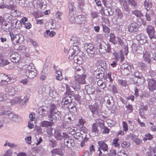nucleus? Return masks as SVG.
<instances>
[{
  "mask_svg": "<svg viewBox=\"0 0 156 156\" xmlns=\"http://www.w3.org/2000/svg\"><path fill=\"white\" fill-rule=\"evenodd\" d=\"M21 74L23 77H27V78H34L36 75V71L34 69L32 63L25 65L23 67Z\"/></svg>",
  "mask_w": 156,
  "mask_h": 156,
  "instance_id": "f257e3e1",
  "label": "nucleus"
},
{
  "mask_svg": "<svg viewBox=\"0 0 156 156\" xmlns=\"http://www.w3.org/2000/svg\"><path fill=\"white\" fill-rule=\"evenodd\" d=\"M73 39H71L70 43L71 44H74L72 46L69 51H68V54L69 55V59H73L75 56L79 52V48L78 47L77 44L74 45L75 44V42L73 43L72 41Z\"/></svg>",
  "mask_w": 156,
  "mask_h": 156,
  "instance_id": "f03ea898",
  "label": "nucleus"
},
{
  "mask_svg": "<svg viewBox=\"0 0 156 156\" xmlns=\"http://www.w3.org/2000/svg\"><path fill=\"white\" fill-rule=\"evenodd\" d=\"M98 45L99 52L101 54H105L106 52L110 53L111 52V46L108 44L102 42L98 43Z\"/></svg>",
  "mask_w": 156,
  "mask_h": 156,
  "instance_id": "7ed1b4c3",
  "label": "nucleus"
},
{
  "mask_svg": "<svg viewBox=\"0 0 156 156\" xmlns=\"http://www.w3.org/2000/svg\"><path fill=\"white\" fill-rule=\"evenodd\" d=\"M84 70L82 67L80 66H76L75 69V73L76 76L75 75V78H85L86 75L83 74Z\"/></svg>",
  "mask_w": 156,
  "mask_h": 156,
  "instance_id": "20e7f679",
  "label": "nucleus"
},
{
  "mask_svg": "<svg viewBox=\"0 0 156 156\" xmlns=\"http://www.w3.org/2000/svg\"><path fill=\"white\" fill-rule=\"evenodd\" d=\"M132 66L127 63L122 64L120 66L122 73L124 75H127L131 71Z\"/></svg>",
  "mask_w": 156,
  "mask_h": 156,
  "instance_id": "39448f33",
  "label": "nucleus"
},
{
  "mask_svg": "<svg viewBox=\"0 0 156 156\" xmlns=\"http://www.w3.org/2000/svg\"><path fill=\"white\" fill-rule=\"evenodd\" d=\"M56 107L55 105L52 104L51 105V108L50 109V115L48 116V118L50 119L53 118L54 119H59L60 118V116L58 114L56 113Z\"/></svg>",
  "mask_w": 156,
  "mask_h": 156,
  "instance_id": "423d86ee",
  "label": "nucleus"
},
{
  "mask_svg": "<svg viewBox=\"0 0 156 156\" xmlns=\"http://www.w3.org/2000/svg\"><path fill=\"white\" fill-rule=\"evenodd\" d=\"M86 51L89 57H91L94 56L96 53V49L91 43L87 44Z\"/></svg>",
  "mask_w": 156,
  "mask_h": 156,
  "instance_id": "0eeeda50",
  "label": "nucleus"
},
{
  "mask_svg": "<svg viewBox=\"0 0 156 156\" xmlns=\"http://www.w3.org/2000/svg\"><path fill=\"white\" fill-rule=\"evenodd\" d=\"M148 87L149 90L153 92L156 90V81L154 79H148Z\"/></svg>",
  "mask_w": 156,
  "mask_h": 156,
  "instance_id": "6e6552de",
  "label": "nucleus"
},
{
  "mask_svg": "<svg viewBox=\"0 0 156 156\" xmlns=\"http://www.w3.org/2000/svg\"><path fill=\"white\" fill-rule=\"evenodd\" d=\"M88 107L93 114L98 115L101 113V110L99 109L98 106L96 103L93 105H89Z\"/></svg>",
  "mask_w": 156,
  "mask_h": 156,
  "instance_id": "1a4fd4ad",
  "label": "nucleus"
},
{
  "mask_svg": "<svg viewBox=\"0 0 156 156\" xmlns=\"http://www.w3.org/2000/svg\"><path fill=\"white\" fill-rule=\"evenodd\" d=\"M10 58L12 62L17 63L20 60V55L18 52H13L10 55Z\"/></svg>",
  "mask_w": 156,
  "mask_h": 156,
  "instance_id": "9d476101",
  "label": "nucleus"
},
{
  "mask_svg": "<svg viewBox=\"0 0 156 156\" xmlns=\"http://www.w3.org/2000/svg\"><path fill=\"white\" fill-rule=\"evenodd\" d=\"M146 30L151 39L154 38L155 31L153 27L151 25L148 26L146 28Z\"/></svg>",
  "mask_w": 156,
  "mask_h": 156,
  "instance_id": "9b49d317",
  "label": "nucleus"
},
{
  "mask_svg": "<svg viewBox=\"0 0 156 156\" xmlns=\"http://www.w3.org/2000/svg\"><path fill=\"white\" fill-rule=\"evenodd\" d=\"M113 55L114 56V59L116 61L120 60V62H122L124 60L125 58L121 52H120V53H118L116 52H114L113 53Z\"/></svg>",
  "mask_w": 156,
  "mask_h": 156,
  "instance_id": "f8f14e48",
  "label": "nucleus"
},
{
  "mask_svg": "<svg viewBox=\"0 0 156 156\" xmlns=\"http://www.w3.org/2000/svg\"><path fill=\"white\" fill-rule=\"evenodd\" d=\"M138 41L142 44H143L147 42V37L142 34H138L136 37Z\"/></svg>",
  "mask_w": 156,
  "mask_h": 156,
  "instance_id": "ddd939ff",
  "label": "nucleus"
},
{
  "mask_svg": "<svg viewBox=\"0 0 156 156\" xmlns=\"http://www.w3.org/2000/svg\"><path fill=\"white\" fill-rule=\"evenodd\" d=\"M65 134L67 133H62V134L60 130H55L54 133L55 138L57 140H60L64 138V136Z\"/></svg>",
  "mask_w": 156,
  "mask_h": 156,
  "instance_id": "4468645a",
  "label": "nucleus"
},
{
  "mask_svg": "<svg viewBox=\"0 0 156 156\" xmlns=\"http://www.w3.org/2000/svg\"><path fill=\"white\" fill-rule=\"evenodd\" d=\"M99 129L98 127L97 123H93L91 130V133H94L95 136H98L99 134Z\"/></svg>",
  "mask_w": 156,
  "mask_h": 156,
  "instance_id": "2eb2a0df",
  "label": "nucleus"
},
{
  "mask_svg": "<svg viewBox=\"0 0 156 156\" xmlns=\"http://www.w3.org/2000/svg\"><path fill=\"white\" fill-rule=\"evenodd\" d=\"M85 90L86 94H92L94 93L95 89L93 86L90 87L88 85H86L85 88Z\"/></svg>",
  "mask_w": 156,
  "mask_h": 156,
  "instance_id": "dca6fc26",
  "label": "nucleus"
},
{
  "mask_svg": "<svg viewBox=\"0 0 156 156\" xmlns=\"http://www.w3.org/2000/svg\"><path fill=\"white\" fill-rule=\"evenodd\" d=\"M5 91L7 94L9 95H14L16 93V91L15 88L11 86H8L5 89Z\"/></svg>",
  "mask_w": 156,
  "mask_h": 156,
  "instance_id": "f3484780",
  "label": "nucleus"
},
{
  "mask_svg": "<svg viewBox=\"0 0 156 156\" xmlns=\"http://www.w3.org/2000/svg\"><path fill=\"white\" fill-rule=\"evenodd\" d=\"M11 26L5 22L2 23L1 24V29L4 31L8 32L11 30Z\"/></svg>",
  "mask_w": 156,
  "mask_h": 156,
  "instance_id": "a211bd4d",
  "label": "nucleus"
},
{
  "mask_svg": "<svg viewBox=\"0 0 156 156\" xmlns=\"http://www.w3.org/2000/svg\"><path fill=\"white\" fill-rule=\"evenodd\" d=\"M49 119H50L49 118ZM51 121V122L44 121L41 123L40 126L42 127H47L49 126H53L54 123L52 121L53 119H50Z\"/></svg>",
  "mask_w": 156,
  "mask_h": 156,
  "instance_id": "6ab92c4d",
  "label": "nucleus"
},
{
  "mask_svg": "<svg viewBox=\"0 0 156 156\" xmlns=\"http://www.w3.org/2000/svg\"><path fill=\"white\" fill-rule=\"evenodd\" d=\"M120 3L121 5H122L124 10L127 12H129L130 8L129 6V3L126 1L122 0H119Z\"/></svg>",
  "mask_w": 156,
  "mask_h": 156,
  "instance_id": "aec40b11",
  "label": "nucleus"
},
{
  "mask_svg": "<svg viewBox=\"0 0 156 156\" xmlns=\"http://www.w3.org/2000/svg\"><path fill=\"white\" fill-rule=\"evenodd\" d=\"M11 25L13 27L19 29L21 27L22 23L20 21L15 19L12 21Z\"/></svg>",
  "mask_w": 156,
  "mask_h": 156,
  "instance_id": "412c9836",
  "label": "nucleus"
},
{
  "mask_svg": "<svg viewBox=\"0 0 156 156\" xmlns=\"http://www.w3.org/2000/svg\"><path fill=\"white\" fill-rule=\"evenodd\" d=\"M98 144H99L100 147L99 148L104 151H108V146L105 143L104 141H98Z\"/></svg>",
  "mask_w": 156,
  "mask_h": 156,
  "instance_id": "4be33fe9",
  "label": "nucleus"
},
{
  "mask_svg": "<svg viewBox=\"0 0 156 156\" xmlns=\"http://www.w3.org/2000/svg\"><path fill=\"white\" fill-rule=\"evenodd\" d=\"M100 12L102 14H104L107 16H111L112 15L113 12H111L110 13H109L107 6H105V7H102L100 10Z\"/></svg>",
  "mask_w": 156,
  "mask_h": 156,
  "instance_id": "5701e85b",
  "label": "nucleus"
},
{
  "mask_svg": "<svg viewBox=\"0 0 156 156\" xmlns=\"http://www.w3.org/2000/svg\"><path fill=\"white\" fill-rule=\"evenodd\" d=\"M23 41V36L20 34H17L15 35L14 41L17 43L21 44Z\"/></svg>",
  "mask_w": 156,
  "mask_h": 156,
  "instance_id": "b1692460",
  "label": "nucleus"
},
{
  "mask_svg": "<svg viewBox=\"0 0 156 156\" xmlns=\"http://www.w3.org/2000/svg\"><path fill=\"white\" fill-rule=\"evenodd\" d=\"M76 19L78 23L81 24L84 23L86 21V18L84 16L79 15L77 16Z\"/></svg>",
  "mask_w": 156,
  "mask_h": 156,
  "instance_id": "393cba45",
  "label": "nucleus"
},
{
  "mask_svg": "<svg viewBox=\"0 0 156 156\" xmlns=\"http://www.w3.org/2000/svg\"><path fill=\"white\" fill-rule=\"evenodd\" d=\"M144 5L145 9L147 11L149 10L152 7L151 0H145Z\"/></svg>",
  "mask_w": 156,
  "mask_h": 156,
  "instance_id": "a878e982",
  "label": "nucleus"
},
{
  "mask_svg": "<svg viewBox=\"0 0 156 156\" xmlns=\"http://www.w3.org/2000/svg\"><path fill=\"white\" fill-rule=\"evenodd\" d=\"M64 138L63 139L64 140V143L65 144L68 146L70 144H72L71 139L69 138V137L67 134H65L64 135Z\"/></svg>",
  "mask_w": 156,
  "mask_h": 156,
  "instance_id": "bb28decb",
  "label": "nucleus"
},
{
  "mask_svg": "<svg viewBox=\"0 0 156 156\" xmlns=\"http://www.w3.org/2000/svg\"><path fill=\"white\" fill-rule=\"evenodd\" d=\"M12 79H0V83L2 85H7L10 84L13 82L12 81ZM14 80V79H13Z\"/></svg>",
  "mask_w": 156,
  "mask_h": 156,
  "instance_id": "cd10ccee",
  "label": "nucleus"
},
{
  "mask_svg": "<svg viewBox=\"0 0 156 156\" xmlns=\"http://www.w3.org/2000/svg\"><path fill=\"white\" fill-rule=\"evenodd\" d=\"M115 15L117 16V19H122L123 16V14L122 11L118 8L115 9Z\"/></svg>",
  "mask_w": 156,
  "mask_h": 156,
  "instance_id": "c85d7f7f",
  "label": "nucleus"
},
{
  "mask_svg": "<svg viewBox=\"0 0 156 156\" xmlns=\"http://www.w3.org/2000/svg\"><path fill=\"white\" fill-rule=\"evenodd\" d=\"M136 23H132L128 27L129 31L130 32L136 31L137 29Z\"/></svg>",
  "mask_w": 156,
  "mask_h": 156,
  "instance_id": "c756f323",
  "label": "nucleus"
},
{
  "mask_svg": "<svg viewBox=\"0 0 156 156\" xmlns=\"http://www.w3.org/2000/svg\"><path fill=\"white\" fill-rule=\"evenodd\" d=\"M68 7L70 13L73 15L74 14V12L76 10V9L74 5V3L73 2L69 3Z\"/></svg>",
  "mask_w": 156,
  "mask_h": 156,
  "instance_id": "7c9ffc66",
  "label": "nucleus"
},
{
  "mask_svg": "<svg viewBox=\"0 0 156 156\" xmlns=\"http://www.w3.org/2000/svg\"><path fill=\"white\" fill-rule=\"evenodd\" d=\"M50 69L48 67L44 66V67L41 73V75L44 77H46V75L49 73Z\"/></svg>",
  "mask_w": 156,
  "mask_h": 156,
  "instance_id": "2f4dec72",
  "label": "nucleus"
},
{
  "mask_svg": "<svg viewBox=\"0 0 156 156\" xmlns=\"http://www.w3.org/2000/svg\"><path fill=\"white\" fill-rule=\"evenodd\" d=\"M66 92L68 93L69 94H71L72 96L74 97L75 99L78 101H79L81 99V96L78 94H76L73 93L72 91L70 92L68 90H66Z\"/></svg>",
  "mask_w": 156,
  "mask_h": 156,
  "instance_id": "473e14b6",
  "label": "nucleus"
},
{
  "mask_svg": "<svg viewBox=\"0 0 156 156\" xmlns=\"http://www.w3.org/2000/svg\"><path fill=\"white\" fill-rule=\"evenodd\" d=\"M103 30L104 32L105 33V35L106 37H108L110 32V29L105 25L102 24Z\"/></svg>",
  "mask_w": 156,
  "mask_h": 156,
  "instance_id": "72a5a7b5",
  "label": "nucleus"
},
{
  "mask_svg": "<svg viewBox=\"0 0 156 156\" xmlns=\"http://www.w3.org/2000/svg\"><path fill=\"white\" fill-rule=\"evenodd\" d=\"M130 145V143L127 141H123L121 144V146L122 148H128Z\"/></svg>",
  "mask_w": 156,
  "mask_h": 156,
  "instance_id": "f704fd0d",
  "label": "nucleus"
},
{
  "mask_svg": "<svg viewBox=\"0 0 156 156\" xmlns=\"http://www.w3.org/2000/svg\"><path fill=\"white\" fill-rule=\"evenodd\" d=\"M75 82L76 83L75 87L79 84H83L86 83L85 79H76Z\"/></svg>",
  "mask_w": 156,
  "mask_h": 156,
  "instance_id": "c9c22d12",
  "label": "nucleus"
},
{
  "mask_svg": "<svg viewBox=\"0 0 156 156\" xmlns=\"http://www.w3.org/2000/svg\"><path fill=\"white\" fill-rule=\"evenodd\" d=\"M73 58L75 62L78 64H81L83 62L82 58L80 57L75 56Z\"/></svg>",
  "mask_w": 156,
  "mask_h": 156,
  "instance_id": "e433bc0d",
  "label": "nucleus"
},
{
  "mask_svg": "<svg viewBox=\"0 0 156 156\" xmlns=\"http://www.w3.org/2000/svg\"><path fill=\"white\" fill-rule=\"evenodd\" d=\"M143 57L145 60L147 62L149 63L150 62V55L147 52L145 51V53L144 52Z\"/></svg>",
  "mask_w": 156,
  "mask_h": 156,
  "instance_id": "4c0bfd02",
  "label": "nucleus"
},
{
  "mask_svg": "<svg viewBox=\"0 0 156 156\" xmlns=\"http://www.w3.org/2000/svg\"><path fill=\"white\" fill-rule=\"evenodd\" d=\"M55 35V32L54 31H50L49 30H47L44 33V36L45 37H47L48 35H49L50 37H52Z\"/></svg>",
  "mask_w": 156,
  "mask_h": 156,
  "instance_id": "58836bf2",
  "label": "nucleus"
},
{
  "mask_svg": "<svg viewBox=\"0 0 156 156\" xmlns=\"http://www.w3.org/2000/svg\"><path fill=\"white\" fill-rule=\"evenodd\" d=\"M115 37L113 33H111L110 34V38L109 41L114 44H117V41L115 40Z\"/></svg>",
  "mask_w": 156,
  "mask_h": 156,
  "instance_id": "ea45409f",
  "label": "nucleus"
},
{
  "mask_svg": "<svg viewBox=\"0 0 156 156\" xmlns=\"http://www.w3.org/2000/svg\"><path fill=\"white\" fill-rule=\"evenodd\" d=\"M96 123H97V126L99 125L101 129L105 126L104 121L101 119H98Z\"/></svg>",
  "mask_w": 156,
  "mask_h": 156,
  "instance_id": "a19ab883",
  "label": "nucleus"
},
{
  "mask_svg": "<svg viewBox=\"0 0 156 156\" xmlns=\"http://www.w3.org/2000/svg\"><path fill=\"white\" fill-rule=\"evenodd\" d=\"M119 139L118 138H115L113 140L112 144L115 147H119L120 144L119 143Z\"/></svg>",
  "mask_w": 156,
  "mask_h": 156,
  "instance_id": "79ce46f5",
  "label": "nucleus"
},
{
  "mask_svg": "<svg viewBox=\"0 0 156 156\" xmlns=\"http://www.w3.org/2000/svg\"><path fill=\"white\" fill-rule=\"evenodd\" d=\"M63 101H64V104L67 105L72 102V99L70 96H68L65 97Z\"/></svg>",
  "mask_w": 156,
  "mask_h": 156,
  "instance_id": "37998d69",
  "label": "nucleus"
},
{
  "mask_svg": "<svg viewBox=\"0 0 156 156\" xmlns=\"http://www.w3.org/2000/svg\"><path fill=\"white\" fill-rule=\"evenodd\" d=\"M27 48L24 46L20 45L17 48V50L21 53H24L27 51Z\"/></svg>",
  "mask_w": 156,
  "mask_h": 156,
  "instance_id": "c03bdc74",
  "label": "nucleus"
},
{
  "mask_svg": "<svg viewBox=\"0 0 156 156\" xmlns=\"http://www.w3.org/2000/svg\"><path fill=\"white\" fill-rule=\"evenodd\" d=\"M132 13L138 17L143 16L141 12L139 10H135L133 11L132 12Z\"/></svg>",
  "mask_w": 156,
  "mask_h": 156,
  "instance_id": "a18cd8bd",
  "label": "nucleus"
},
{
  "mask_svg": "<svg viewBox=\"0 0 156 156\" xmlns=\"http://www.w3.org/2000/svg\"><path fill=\"white\" fill-rule=\"evenodd\" d=\"M144 136L145 137L143 139L144 141L147 140H151L153 138V135L150 133L145 134Z\"/></svg>",
  "mask_w": 156,
  "mask_h": 156,
  "instance_id": "49530a36",
  "label": "nucleus"
},
{
  "mask_svg": "<svg viewBox=\"0 0 156 156\" xmlns=\"http://www.w3.org/2000/svg\"><path fill=\"white\" fill-rule=\"evenodd\" d=\"M11 12L12 15L15 16H20L21 15V13L18 10L16 9L13 11H11Z\"/></svg>",
  "mask_w": 156,
  "mask_h": 156,
  "instance_id": "de8ad7c7",
  "label": "nucleus"
},
{
  "mask_svg": "<svg viewBox=\"0 0 156 156\" xmlns=\"http://www.w3.org/2000/svg\"><path fill=\"white\" fill-rule=\"evenodd\" d=\"M118 156H128L127 154L126 153L125 150H122L118 152Z\"/></svg>",
  "mask_w": 156,
  "mask_h": 156,
  "instance_id": "09e8293b",
  "label": "nucleus"
},
{
  "mask_svg": "<svg viewBox=\"0 0 156 156\" xmlns=\"http://www.w3.org/2000/svg\"><path fill=\"white\" fill-rule=\"evenodd\" d=\"M123 129L124 131L126 132L128 130V126L126 122L125 121L122 122Z\"/></svg>",
  "mask_w": 156,
  "mask_h": 156,
  "instance_id": "8fccbe9b",
  "label": "nucleus"
},
{
  "mask_svg": "<svg viewBox=\"0 0 156 156\" xmlns=\"http://www.w3.org/2000/svg\"><path fill=\"white\" fill-rule=\"evenodd\" d=\"M30 121H34L35 119V115L34 112L31 113L29 116Z\"/></svg>",
  "mask_w": 156,
  "mask_h": 156,
  "instance_id": "3c124183",
  "label": "nucleus"
},
{
  "mask_svg": "<svg viewBox=\"0 0 156 156\" xmlns=\"http://www.w3.org/2000/svg\"><path fill=\"white\" fill-rule=\"evenodd\" d=\"M116 154V151L115 149H111L109 151L108 155L109 156H115Z\"/></svg>",
  "mask_w": 156,
  "mask_h": 156,
  "instance_id": "603ef678",
  "label": "nucleus"
},
{
  "mask_svg": "<svg viewBox=\"0 0 156 156\" xmlns=\"http://www.w3.org/2000/svg\"><path fill=\"white\" fill-rule=\"evenodd\" d=\"M78 124H77L76 126L79 127L80 126H81V127H83V126L84 123V121L81 118L78 121Z\"/></svg>",
  "mask_w": 156,
  "mask_h": 156,
  "instance_id": "864d4df0",
  "label": "nucleus"
},
{
  "mask_svg": "<svg viewBox=\"0 0 156 156\" xmlns=\"http://www.w3.org/2000/svg\"><path fill=\"white\" fill-rule=\"evenodd\" d=\"M56 78L62 77V75L61 71L58 70L56 71L55 73Z\"/></svg>",
  "mask_w": 156,
  "mask_h": 156,
  "instance_id": "5fc2aeb1",
  "label": "nucleus"
},
{
  "mask_svg": "<svg viewBox=\"0 0 156 156\" xmlns=\"http://www.w3.org/2000/svg\"><path fill=\"white\" fill-rule=\"evenodd\" d=\"M126 108H127V111L129 113H131L133 111V107L132 105L130 104H128Z\"/></svg>",
  "mask_w": 156,
  "mask_h": 156,
  "instance_id": "6e6d98bb",
  "label": "nucleus"
},
{
  "mask_svg": "<svg viewBox=\"0 0 156 156\" xmlns=\"http://www.w3.org/2000/svg\"><path fill=\"white\" fill-rule=\"evenodd\" d=\"M23 100V99L22 98L21 96H19L18 97L14 99V100L15 101L16 103H19L20 104V105H21V103L22 102Z\"/></svg>",
  "mask_w": 156,
  "mask_h": 156,
  "instance_id": "4d7b16f0",
  "label": "nucleus"
},
{
  "mask_svg": "<svg viewBox=\"0 0 156 156\" xmlns=\"http://www.w3.org/2000/svg\"><path fill=\"white\" fill-rule=\"evenodd\" d=\"M128 3L132 6L134 7L136 6L137 4L135 0H128Z\"/></svg>",
  "mask_w": 156,
  "mask_h": 156,
  "instance_id": "13d9d810",
  "label": "nucleus"
},
{
  "mask_svg": "<svg viewBox=\"0 0 156 156\" xmlns=\"http://www.w3.org/2000/svg\"><path fill=\"white\" fill-rule=\"evenodd\" d=\"M101 129H103V133H108L109 132L110 129L105 126Z\"/></svg>",
  "mask_w": 156,
  "mask_h": 156,
  "instance_id": "bf43d9fd",
  "label": "nucleus"
},
{
  "mask_svg": "<svg viewBox=\"0 0 156 156\" xmlns=\"http://www.w3.org/2000/svg\"><path fill=\"white\" fill-rule=\"evenodd\" d=\"M91 16L92 18L94 19L98 17V13L96 12H92L91 13Z\"/></svg>",
  "mask_w": 156,
  "mask_h": 156,
  "instance_id": "052dcab7",
  "label": "nucleus"
},
{
  "mask_svg": "<svg viewBox=\"0 0 156 156\" xmlns=\"http://www.w3.org/2000/svg\"><path fill=\"white\" fill-rule=\"evenodd\" d=\"M5 95L2 93H0V101H4L7 99L5 97Z\"/></svg>",
  "mask_w": 156,
  "mask_h": 156,
  "instance_id": "680f3d73",
  "label": "nucleus"
},
{
  "mask_svg": "<svg viewBox=\"0 0 156 156\" xmlns=\"http://www.w3.org/2000/svg\"><path fill=\"white\" fill-rule=\"evenodd\" d=\"M133 76L136 78H140L141 77L142 74L139 72L136 71L134 73Z\"/></svg>",
  "mask_w": 156,
  "mask_h": 156,
  "instance_id": "e2e57ef3",
  "label": "nucleus"
},
{
  "mask_svg": "<svg viewBox=\"0 0 156 156\" xmlns=\"http://www.w3.org/2000/svg\"><path fill=\"white\" fill-rule=\"evenodd\" d=\"M116 41H117V44H119L121 46H122L123 44V40L120 38L117 37V40Z\"/></svg>",
  "mask_w": 156,
  "mask_h": 156,
  "instance_id": "0e129e2a",
  "label": "nucleus"
},
{
  "mask_svg": "<svg viewBox=\"0 0 156 156\" xmlns=\"http://www.w3.org/2000/svg\"><path fill=\"white\" fill-rule=\"evenodd\" d=\"M23 99V100L21 103V105H23L26 103L28 101L29 98L28 97V96L27 95H26L24 97V98Z\"/></svg>",
  "mask_w": 156,
  "mask_h": 156,
  "instance_id": "69168bd1",
  "label": "nucleus"
},
{
  "mask_svg": "<svg viewBox=\"0 0 156 156\" xmlns=\"http://www.w3.org/2000/svg\"><path fill=\"white\" fill-rule=\"evenodd\" d=\"M31 136H27L25 138V140L27 143L28 144H30L31 143Z\"/></svg>",
  "mask_w": 156,
  "mask_h": 156,
  "instance_id": "338daca9",
  "label": "nucleus"
},
{
  "mask_svg": "<svg viewBox=\"0 0 156 156\" xmlns=\"http://www.w3.org/2000/svg\"><path fill=\"white\" fill-rule=\"evenodd\" d=\"M119 83L122 85L126 86V81L125 80H119Z\"/></svg>",
  "mask_w": 156,
  "mask_h": 156,
  "instance_id": "774afa93",
  "label": "nucleus"
}]
</instances>
